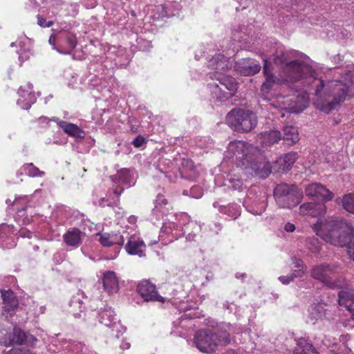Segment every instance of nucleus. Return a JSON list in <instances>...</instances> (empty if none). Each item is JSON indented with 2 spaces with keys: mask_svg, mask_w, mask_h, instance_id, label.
<instances>
[{
  "mask_svg": "<svg viewBox=\"0 0 354 354\" xmlns=\"http://www.w3.org/2000/svg\"><path fill=\"white\" fill-rule=\"evenodd\" d=\"M236 71L241 75L250 76L257 74L261 68L259 62L254 59H241L235 63Z\"/></svg>",
  "mask_w": 354,
  "mask_h": 354,
  "instance_id": "nucleus-16",
  "label": "nucleus"
},
{
  "mask_svg": "<svg viewBox=\"0 0 354 354\" xmlns=\"http://www.w3.org/2000/svg\"><path fill=\"white\" fill-rule=\"evenodd\" d=\"M48 42L59 53L71 54L77 46L76 36L72 33L53 30Z\"/></svg>",
  "mask_w": 354,
  "mask_h": 354,
  "instance_id": "nucleus-10",
  "label": "nucleus"
},
{
  "mask_svg": "<svg viewBox=\"0 0 354 354\" xmlns=\"http://www.w3.org/2000/svg\"><path fill=\"white\" fill-rule=\"evenodd\" d=\"M84 236V233L80 230L72 227L64 234L63 239L67 245L77 248L82 243V239Z\"/></svg>",
  "mask_w": 354,
  "mask_h": 354,
  "instance_id": "nucleus-30",
  "label": "nucleus"
},
{
  "mask_svg": "<svg viewBox=\"0 0 354 354\" xmlns=\"http://www.w3.org/2000/svg\"><path fill=\"white\" fill-rule=\"evenodd\" d=\"M23 174L31 178L43 177L45 175L44 171H40L32 163H26L20 167L17 171V175H22Z\"/></svg>",
  "mask_w": 354,
  "mask_h": 354,
  "instance_id": "nucleus-39",
  "label": "nucleus"
},
{
  "mask_svg": "<svg viewBox=\"0 0 354 354\" xmlns=\"http://www.w3.org/2000/svg\"><path fill=\"white\" fill-rule=\"evenodd\" d=\"M208 67L214 71L209 73V77L214 74L223 75L222 72L227 71L231 67L230 59L222 54H216L207 62Z\"/></svg>",
  "mask_w": 354,
  "mask_h": 354,
  "instance_id": "nucleus-19",
  "label": "nucleus"
},
{
  "mask_svg": "<svg viewBox=\"0 0 354 354\" xmlns=\"http://www.w3.org/2000/svg\"><path fill=\"white\" fill-rule=\"evenodd\" d=\"M342 206L345 210L354 214V194H348L343 197Z\"/></svg>",
  "mask_w": 354,
  "mask_h": 354,
  "instance_id": "nucleus-46",
  "label": "nucleus"
},
{
  "mask_svg": "<svg viewBox=\"0 0 354 354\" xmlns=\"http://www.w3.org/2000/svg\"><path fill=\"white\" fill-rule=\"evenodd\" d=\"M102 282L104 289L109 294H113L119 289L118 279L113 271H105L102 272Z\"/></svg>",
  "mask_w": 354,
  "mask_h": 354,
  "instance_id": "nucleus-27",
  "label": "nucleus"
},
{
  "mask_svg": "<svg viewBox=\"0 0 354 354\" xmlns=\"http://www.w3.org/2000/svg\"><path fill=\"white\" fill-rule=\"evenodd\" d=\"M281 138V133L279 131L273 130L262 133L259 139L261 140L263 146H268L277 143Z\"/></svg>",
  "mask_w": 354,
  "mask_h": 354,
  "instance_id": "nucleus-40",
  "label": "nucleus"
},
{
  "mask_svg": "<svg viewBox=\"0 0 354 354\" xmlns=\"http://www.w3.org/2000/svg\"><path fill=\"white\" fill-rule=\"evenodd\" d=\"M156 10L160 12L158 17H169L179 14L180 6L178 3L174 2L169 5H159L156 7Z\"/></svg>",
  "mask_w": 354,
  "mask_h": 354,
  "instance_id": "nucleus-38",
  "label": "nucleus"
},
{
  "mask_svg": "<svg viewBox=\"0 0 354 354\" xmlns=\"http://www.w3.org/2000/svg\"><path fill=\"white\" fill-rule=\"evenodd\" d=\"M241 175L245 177L257 176V175H245L241 168L234 167L227 174V180L234 190L241 192L246 188Z\"/></svg>",
  "mask_w": 354,
  "mask_h": 354,
  "instance_id": "nucleus-22",
  "label": "nucleus"
},
{
  "mask_svg": "<svg viewBox=\"0 0 354 354\" xmlns=\"http://www.w3.org/2000/svg\"><path fill=\"white\" fill-rule=\"evenodd\" d=\"M230 342V334L225 330L215 333L208 330L196 332L194 343L198 350L203 353H211L219 346H225Z\"/></svg>",
  "mask_w": 354,
  "mask_h": 354,
  "instance_id": "nucleus-5",
  "label": "nucleus"
},
{
  "mask_svg": "<svg viewBox=\"0 0 354 354\" xmlns=\"http://www.w3.org/2000/svg\"><path fill=\"white\" fill-rule=\"evenodd\" d=\"M326 314L325 304L318 303L312 305L308 309V315L307 322L312 324H315L319 321H322Z\"/></svg>",
  "mask_w": 354,
  "mask_h": 354,
  "instance_id": "nucleus-28",
  "label": "nucleus"
},
{
  "mask_svg": "<svg viewBox=\"0 0 354 354\" xmlns=\"http://www.w3.org/2000/svg\"><path fill=\"white\" fill-rule=\"evenodd\" d=\"M37 24L41 28H49L53 25V21H46V19L40 15H37Z\"/></svg>",
  "mask_w": 354,
  "mask_h": 354,
  "instance_id": "nucleus-50",
  "label": "nucleus"
},
{
  "mask_svg": "<svg viewBox=\"0 0 354 354\" xmlns=\"http://www.w3.org/2000/svg\"><path fill=\"white\" fill-rule=\"evenodd\" d=\"M167 205L168 202L165 196L161 194H158L154 202V208L152 210V217L151 219L153 221L154 218L156 220H159L163 218L165 215L170 214L169 212V208Z\"/></svg>",
  "mask_w": 354,
  "mask_h": 354,
  "instance_id": "nucleus-24",
  "label": "nucleus"
},
{
  "mask_svg": "<svg viewBox=\"0 0 354 354\" xmlns=\"http://www.w3.org/2000/svg\"><path fill=\"white\" fill-rule=\"evenodd\" d=\"M138 44L139 45V48L142 50H147L150 48H151V44L150 41H144L142 39L138 40Z\"/></svg>",
  "mask_w": 354,
  "mask_h": 354,
  "instance_id": "nucleus-56",
  "label": "nucleus"
},
{
  "mask_svg": "<svg viewBox=\"0 0 354 354\" xmlns=\"http://www.w3.org/2000/svg\"><path fill=\"white\" fill-rule=\"evenodd\" d=\"M245 209L254 215H261L267 206L266 194L254 196L250 190L243 201Z\"/></svg>",
  "mask_w": 354,
  "mask_h": 354,
  "instance_id": "nucleus-14",
  "label": "nucleus"
},
{
  "mask_svg": "<svg viewBox=\"0 0 354 354\" xmlns=\"http://www.w3.org/2000/svg\"><path fill=\"white\" fill-rule=\"evenodd\" d=\"M326 205L324 203H306L299 207V213L303 215H309L313 217L319 216L325 214Z\"/></svg>",
  "mask_w": 354,
  "mask_h": 354,
  "instance_id": "nucleus-26",
  "label": "nucleus"
},
{
  "mask_svg": "<svg viewBox=\"0 0 354 354\" xmlns=\"http://www.w3.org/2000/svg\"><path fill=\"white\" fill-rule=\"evenodd\" d=\"M51 120L56 122L59 127H60L63 131L68 136L74 137L77 139L84 138V132L77 125L59 120L56 118H53Z\"/></svg>",
  "mask_w": 354,
  "mask_h": 354,
  "instance_id": "nucleus-32",
  "label": "nucleus"
},
{
  "mask_svg": "<svg viewBox=\"0 0 354 354\" xmlns=\"http://www.w3.org/2000/svg\"><path fill=\"white\" fill-rule=\"evenodd\" d=\"M212 82L207 85L210 94V100L214 102H223L233 97L238 88L235 79L226 75H211Z\"/></svg>",
  "mask_w": 354,
  "mask_h": 354,
  "instance_id": "nucleus-4",
  "label": "nucleus"
},
{
  "mask_svg": "<svg viewBox=\"0 0 354 354\" xmlns=\"http://www.w3.org/2000/svg\"><path fill=\"white\" fill-rule=\"evenodd\" d=\"M12 225L2 223L0 225V247L11 249L16 246L17 233Z\"/></svg>",
  "mask_w": 354,
  "mask_h": 354,
  "instance_id": "nucleus-15",
  "label": "nucleus"
},
{
  "mask_svg": "<svg viewBox=\"0 0 354 354\" xmlns=\"http://www.w3.org/2000/svg\"><path fill=\"white\" fill-rule=\"evenodd\" d=\"M179 172L181 177L189 180H195L198 176V172L193 161L189 158H183L181 160V167L176 169V173Z\"/></svg>",
  "mask_w": 354,
  "mask_h": 354,
  "instance_id": "nucleus-25",
  "label": "nucleus"
},
{
  "mask_svg": "<svg viewBox=\"0 0 354 354\" xmlns=\"http://www.w3.org/2000/svg\"><path fill=\"white\" fill-rule=\"evenodd\" d=\"M160 237L162 239L163 234L171 236L169 242H173L179 237L183 236V228L185 222L189 221V216L185 212L171 213L165 215Z\"/></svg>",
  "mask_w": 354,
  "mask_h": 354,
  "instance_id": "nucleus-7",
  "label": "nucleus"
},
{
  "mask_svg": "<svg viewBox=\"0 0 354 354\" xmlns=\"http://www.w3.org/2000/svg\"><path fill=\"white\" fill-rule=\"evenodd\" d=\"M342 78L343 79V80L345 82H343L342 80H332V81L328 82L326 84H325L324 83V88H323L322 91V95H323L322 100H323V102L326 104H327L328 102L332 101V100L333 98L332 90L331 89H326L325 88L328 87L329 84H330L333 82H338L339 84H343V85L346 86V88H347L346 93H346V96L345 100H344L342 102H341L338 104H337L334 109H335L336 107L337 106H339L341 103L344 102L346 100L348 99V97L351 96L350 93H351V91L350 89V85L348 84H351V85H353V84L354 85V70L353 71H346L343 75Z\"/></svg>",
  "mask_w": 354,
  "mask_h": 354,
  "instance_id": "nucleus-12",
  "label": "nucleus"
},
{
  "mask_svg": "<svg viewBox=\"0 0 354 354\" xmlns=\"http://www.w3.org/2000/svg\"><path fill=\"white\" fill-rule=\"evenodd\" d=\"M111 178L115 184L131 186L135 183L133 173L131 170L125 168L118 171L115 175Z\"/></svg>",
  "mask_w": 354,
  "mask_h": 354,
  "instance_id": "nucleus-33",
  "label": "nucleus"
},
{
  "mask_svg": "<svg viewBox=\"0 0 354 354\" xmlns=\"http://www.w3.org/2000/svg\"><path fill=\"white\" fill-rule=\"evenodd\" d=\"M283 138L288 145L297 143L299 140L297 128L293 126L284 127Z\"/></svg>",
  "mask_w": 354,
  "mask_h": 354,
  "instance_id": "nucleus-41",
  "label": "nucleus"
},
{
  "mask_svg": "<svg viewBox=\"0 0 354 354\" xmlns=\"http://www.w3.org/2000/svg\"><path fill=\"white\" fill-rule=\"evenodd\" d=\"M298 158L297 152H290L279 157L276 160V164L282 171L290 169Z\"/></svg>",
  "mask_w": 354,
  "mask_h": 354,
  "instance_id": "nucleus-37",
  "label": "nucleus"
},
{
  "mask_svg": "<svg viewBox=\"0 0 354 354\" xmlns=\"http://www.w3.org/2000/svg\"><path fill=\"white\" fill-rule=\"evenodd\" d=\"M130 343L127 342L126 340H122L120 347L122 350H127L130 348Z\"/></svg>",
  "mask_w": 354,
  "mask_h": 354,
  "instance_id": "nucleus-62",
  "label": "nucleus"
},
{
  "mask_svg": "<svg viewBox=\"0 0 354 354\" xmlns=\"http://www.w3.org/2000/svg\"><path fill=\"white\" fill-rule=\"evenodd\" d=\"M0 344L5 346H11V332L5 328L0 330Z\"/></svg>",
  "mask_w": 354,
  "mask_h": 354,
  "instance_id": "nucleus-48",
  "label": "nucleus"
},
{
  "mask_svg": "<svg viewBox=\"0 0 354 354\" xmlns=\"http://www.w3.org/2000/svg\"><path fill=\"white\" fill-rule=\"evenodd\" d=\"M32 88V84L30 83L21 86L19 88L18 95L19 97L17 101V104L22 109H29L32 104L36 102V97L33 93Z\"/></svg>",
  "mask_w": 354,
  "mask_h": 354,
  "instance_id": "nucleus-17",
  "label": "nucleus"
},
{
  "mask_svg": "<svg viewBox=\"0 0 354 354\" xmlns=\"http://www.w3.org/2000/svg\"><path fill=\"white\" fill-rule=\"evenodd\" d=\"M39 7V3L36 0H28L26 3V8L28 10L36 9Z\"/></svg>",
  "mask_w": 354,
  "mask_h": 354,
  "instance_id": "nucleus-58",
  "label": "nucleus"
},
{
  "mask_svg": "<svg viewBox=\"0 0 354 354\" xmlns=\"http://www.w3.org/2000/svg\"><path fill=\"white\" fill-rule=\"evenodd\" d=\"M192 197L199 198L203 196V191L198 187H193L190 190Z\"/></svg>",
  "mask_w": 354,
  "mask_h": 354,
  "instance_id": "nucleus-55",
  "label": "nucleus"
},
{
  "mask_svg": "<svg viewBox=\"0 0 354 354\" xmlns=\"http://www.w3.org/2000/svg\"><path fill=\"white\" fill-rule=\"evenodd\" d=\"M228 162L243 169L245 175L266 178L271 173V166L266 157L257 147L243 140H234L228 144L221 167H224Z\"/></svg>",
  "mask_w": 354,
  "mask_h": 354,
  "instance_id": "nucleus-2",
  "label": "nucleus"
},
{
  "mask_svg": "<svg viewBox=\"0 0 354 354\" xmlns=\"http://www.w3.org/2000/svg\"><path fill=\"white\" fill-rule=\"evenodd\" d=\"M283 229L287 232H292L296 228L293 223L288 222L284 225Z\"/></svg>",
  "mask_w": 354,
  "mask_h": 354,
  "instance_id": "nucleus-59",
  "label": "nucleus"
},
{
  "mask_svg": "<svg viewBox=\"0 0 354 354\" xmlns=\"http://www.w3.org/2000/svg\"><path fill=\"white\" fill-rule=\"evenodd\" d=\"M339 268L337 263L317 264L312 267L310 276L329 288H340L346 286L347 282L343 278L337 279Z\"/></svg>",
  "mask_w": 354,
  "mask_h": 354,
  "instance_id": "nucleus-6",
  "label": "nucleus"
},
{
  "mask_svg": "<svg viewBox=\"0 0 354 354\" xmlns=\"http://www.w3.org/2000/svg\"><path fill=\"white\" fill-rule=\"evenodd\" d=\"M306 195L317 197L324 201H329L333 198V194L326 187L318 183L308 184L305 188Z\"/></svg>",
  "mask_w": 354,
  "mask_h": 354,
  "instance_id": "nucleus-20",
  "label": "nucleus"
},
{
  "mask_svg": "<svg viewBox=\"0 0 354 354\" xmlns=\"http://www.w3.org/2000/svg\"><path fill=\"white\" fill-rule=\"evenodd\" d=\"M123 190L124 188L118 189V188L116 187L109 191V195L110 197H111V201L109 198H102L99 201V205L102 207H104L105 205L111 206L113 205V204H115Z\"/></svg>",
  "mask_w": 354,
  "mask_h": 354,
  "instance_id": "nucleus-43",
  "label": "nucleus"
},
{
  "mask_svg": "<svg viewBox=\"0 0 354 354\" xmlns=\"http://www.w3.org/2000/svg\"><path fill=\"white\" fill-rule=\"evenodd\" d=\"M98 319L100 324L116 332V337L123 334L126 327L120 324L115 317L114 310L110 307H105L98 313Z\"/></svg>",
  "mask_w": 354,
  "mask_h": 354,
  "instance_id": "nucleus-11",
  "label": "nucleus"
},
{
  "mask_svg": "<svg viewBox=\"0 0 354 354\" xmlns=\"http://www.w3.org/2000/svg\"><path fill=\"white\" fill-rule=\"evenodd\" d=\"M125 231H123L122 234H109L102 233L98 234L100 236L99 241L104 247H109L113 245H121L124 243L125 237Z\"/></svg>",
  "mask_w": 354,
  "mask_h": 354,
  "instance_id": "nucleus-29",
  "label": "nucleus"
},
{
  "mask_svg": "<svg viewBox=\"0 0 354 354\" xmlns=\"http://www.w3.org/2000/svg\"><path fill=\"white\" fill-rule=\"evenodd\" d=\"M295 278H297L296 276H295L294 273L292 272L290 274L287 276H281L278 278V279L281 283L284 285H288L291 281H292Z\"/></svg>",
  "mask_w": 354,
  "mask_h": 354,
  "instance_id": "nucleus-52",
  "label": "nucleus"
},
{
  "mask_svg": "<svg viewBox=\"0 0 354 354\" xmlns=\"http://www.w3.org/2000/svg\"><path fill=\"white\" fill-rule=\"evenodd\" d=\"M200 232L201 226L198 225L196 222L191 221L190 218L189 221L188 222H185V224L183 225V235L185 236L187 241H196Z\"/></svg>",
  "mask_w": 354,
  "mask_h": 354,
  "instance_id": "nucleus-34",
  "label": "nucleus"
},
{
  "mask_svg": "<svg viewBox=\"0 0 354 354\" xmlns=\"http://www.w3.org/2000/svg\"><path fill=\"white\" fill-rule=\"evenodd\" d=\"M263 73L265 81L261 87V95L265 100H269L272 91L278 86L287 84L292 89L297 91L300 86L313 85L315 87L316 101L315 106L321 111L329 113L334 110L335 106L345 100L347 88L346 86L337 82L328 84L326 89H331L333 98L332 101L326 104L322 99V88H324V81L318 77L317 73L306 61L290 60L286 54L278 57L276 62H279L281 68V77L279 78L272 73L271 64L266 59H263Z\"/></svg>",
  "mask_w": 354,
  "mask_h": 354,
  "instance_id": "nucleus-1",
  "label": "nucleus"
},
{
  "mask_svg": "<svg viewBox=\"0 0 354 354\" xmlns=\"http://www.w3.org/2000/svg\"><path fill=\"white\" fill-rule=\"evenodd\" d=\"M226 120L229 126L238 132L250 131L255 127L257 122L255 114L241 109L232 110L227 115Z\"/></svg>",
  "mask_w": 354,
  "mask_h": 354,
  "instance_id": "nucleus-8",
  "label": "nucleus"
},
{
  "mask_svg": "<svg viewBox=\"0 0 354 354\" xmlns=\"http://www.w3.org/2000/svg\"><path fill=\"white\" fill-rule=\"evenodd\" d=\"M313 230L326 243L337 247H346L350 259L354 261V228L350 223L345 220L319 218Z\"/></svg>",
  "mask_w": 354,
  "mask_h": 354,
  "instance_id": "nucleus-3",
  "label": "nucleus"
},
{
  "mask_svg": "<svg viewBox=\"0 0 354 354\" xmlns=\"http://www.w3.org/2000/svg\"><path fill=\"white\" fill-rule=\"evenodd\" d=\"M301 100H303V102H304V104L302 105V106L299 107V109L292 110V112H295V113L300 112L306 106L307 103H308L307 98L305 97H303Z\"/></svg>",
  "mask_w": 354,
  "mask_h": 354,
  "instance_id": "nucleus-60",
  "label": "nucleus"
},
{
  "mask_svg": "<svg viewBox=\"0 0 354 354\" xmlns=\"http://www.w3.org/2000/svg\"><path fill=\"white\" fill-rule=\"evenodd\" d=\"M27 208L19 209L16 215V220L23 225H27L32 221V217L26 215Z\"/></svg>",
  "mask_w": 354,
  "mask_h": 354,
  "instance_id": "nucleus-49",
  "label": "nucleus"
},
{
  "mask_svg": "<svg viewBox=\"0 0 354 354\" xmlns=\"http://www.w3.org/2000/svg\"><path fill=\"white\" fill-rule=\"evenodd\" d=\"M22 354H36L30 350L23 349Z\"/></svg>",
  "mask_w": 354,
  "mask_h": 354,
  "instance_id": "nucleus-64",
  "label": "nucleus"
},
{
  "mask_svg": "<svg viewBox=\"0 0 354 354\" xmlns=\"http://www.w3.org/2000/svg\"><path fill=\"white\" fill-rule=\"evenodd\" d=\"M132 145L136 147H140L145 143V139L141 136H137L132 142Z\"/></svg>",
  "mask_w": 354,
  "mask_h": 354,
  "instance_id": "nucleus-57",
  "label": "nucleus"
},
{
  "mask_svg": "<svg viewBox=\"0 0 354 354\" xmlns=\"http://www.w3.org/2000/svg\"><path fill=\"white\" fill-rule=\"evenodd\" d=\"M301 194L293 185L281 183L274 189V197L277 205L281 208H292L301 201Z\"/></svg>",
  "mask_w": 354,
  "mask_h": 354,
  "instance_id": "nucleus-9",
  "label": "nucleus"
},
{
  "mask_svg": "<svg viewBox=\"0 0 354 354\" xmlns=\"http://www.w3.org/2000/svg\"><path fill=\"white\" fill-rule=\"evenodd\" d=\"M18 233L19 236L22 238L31 239L32 236H35L30 230L25 227H21Z\"/></svg>",
  "mask_w": 354,
  "mask_h": 354,
  "instance_id": "nucleus-53",
  "label": "nucleus"
},
{
  "mask_svg": "<svg viewBox=\"0 0 354 354\" xmlns=\"http://www.w3.org/2000/svg\"><path fill=\"white\" fill-rule=\"evenodd\" d=\"M137 292L145 301H158L164 303L167 298L160 295L154 284L148 280L140 282L137 286Z\"/></svg>",
  "mask_w": 354,
  "mask_h": 354,
  "instance_id": "nucleus-13",
  "label": "nucleus"
},
{
  "mask_svg": "<svg viewBox=\"0 0 354 354\" xmlns=\"http://www.w3.org/2000/svg\"><path fill=\"white\" fill-rule=\"evenodd\" d=\"M38 120L39 122H41V123L48 124V119L44 116L40 117Z\"/></svg>",
  "mask_w": 354,
  "mask_h": 354,
  "instance_id": "nucleus-63",
  "label": "nucleus"
},
{
  "mask_svg": "<svg viewBox=\"0 0 354 354\" xmlns=\"http://www.w3.org/2000/svg\"><path fill=\"white\" fill-rule=\"evenodd\" d=\"M37 339L31 334L26 333L19 328L15 327L11 332V346L18 345H32Z\"/></svg>",
  "mask_w": 354,
  "mask_h": 354,
  "instance_id": "nucleus-23",
  "label": "nucleus"
},
{
  "mask_svg": "<svg viewBox=\"0 0 354 354\" xmlns=\"http://www.w3.org/2000/svg\"><path fill=\"white\" fill-rule=\"evenodd\" d=\"M172 304L180 312H187L197 308V304L196 302L189 301L188 299L178 301L177 299H174Z\"/></svg>",
  "mask_w": 354,
  "mask_h": 354,
  "instance_id": "nucleus-44",
  "label": "nucleus"
},
{
  "mask_svg": "<svg viewBox=\"0 0 354 354\" xmlns=\"http://www.w3.org/2000/svg\"><path fill=\"white\" fill-rule=\"evenodd\" d=\"M124 234L125 236H128V237H125V240L128 241L125 245L126 251L131 255H138L140 257L144 256L145 251L144 241L136 236L135 234H131L128 231H125Z\"/></svg>",
  "mask_w": 354,
  "mask_h": 354,
  "instance_id": "nucleus-18",
  "label": "nucleus"
},
{
  "mask_svg": "<svg viewBox=\"0 0 354 354\" xmlns=\"http://www.w3.org/2000/svg\"><path fill=\"white\" fill-rule=\"evenodd\" d=\"M338 296L339 306H344L348 311L352 312V318L354 320V291L351 289L342 290Z\"/></svg>",
  "mask_w": 354,
  "mask_h": 354,
  "instance_id": "nucleus-31",
  "label": "nucleus"
},
{
  "mask_svg": "<svg viewBox=\"0 0 354 354\" xmlns=\"http://www.w3.org/2000/svg\"><path fill=\"white\" fill-rule=\"evenodd\" d=\"M306 248L313 253H317L320 250V243L315 237L308 238L306 240Z\"/></svg>",
  "mask_w": 354,
  "mask_h": 354,
  "instance_id": "nucleus-47",
  "label": "nucleus"
},
{
  "mask_svg": "<svg viewBox=\"0 0 354 354\" xmlns=\"http://www.w3.org/2000/svg\"><path fill=\"white\" fill-rule=\"evenodd\" d=\"M292 263L294 265V267L297 268V270H294L292 272L296 277H302L306 272L307 266L304 263V261L296 257H293L292 259Z\"/></svg>",
  "mask_w": 354,
  "mask_h": 354,
  "instance_id": "nucleus-45",
  "label": "nucleus"
},
{
  "mask_svg": "<svg viewBox=\"0 0 354 354\" xmlns=\"http://www.w3.org/2000/svg\"><path fill=\"white\" fill-rule=\"evenodd\" d=\"M75 351L79 354H91L88 348L84 344L78 342L75 344Z\"/></svg>",
  "mask_w": 354,
  "mask_h": 354,
  "instance_id": "nucleus-51",
  "label": "nucleus"
},
{
  "mask_svg": "<svg viewBox=\"0 0 354 354\" xmlns=\"http://www.w3.org/2000/svg\"><path fill=\"white\" fill-rule=\"evenodd\" d=\"M1 297L5 304V308L8 310L14 309L17 305V301L13 291L10 289L1 290Z\"/></svg>",
  "mask_w": 354,
  "mask_h": 354,
  "instance_id": "nucleus-42",
  "label": "nucleus"
},
{
  "mask_svg": "<svg viewBox=\"0 0 354 354\" xmlns=\"http://www.w3.org/2000/svg\"><path fill=\"white\" fill-rule=\"evenodd\" d=\"M19 60L20 62V64H22V63L27 60L30 57V52L26 50H23L21 49L19 52Z\"/></svg>",
  "mask_w": 354,
  "mask_h": 354,
  "instance_id": "nucleus-54",
  "label": "nucleus"
},
{
  "mask_svg": "<svg viewBox=\"0 0 354 354\" xmlns=\"http://www.w3.org/2000/svg\"><path fill=\"white\" fill-rule=\"evenodd\" d=\"M22 348H12L7 352H4V354H22Z\"/></svg>",
  "mask_w": 354,
  "mask_h": 354,
  "instance_id": "nucleus-61",
  "label": "nucleus"
},
{
  "mask_svg": "<svg viewBox=\"0 0 354 354\" xmlns=\"http://www.w3.org/2000/svg\"><path fill=\"white\" fill-rule=\"evenodd\" d=\"M296 346L293 350V354H319L313 345L307 339L300 337L295 339Z\"/></svg>",
  "mask_w": 354,
  "mask_h": 354,
  "instance_id": "nucleus-36",
  "label": "nucleus"
},
{
  "mask_svg": "<svg viewBox=\"0 0 354 354\" xmlns=\"http://www.w3.org/2000/svg\"><path fill=\"white\" fill-rule=\"evenodd\" d=\"M213 206L214 208L218 209V210L232 219H236L238 216L241 215V207L239 205L235 203H230L227 205H220L218 202L216 201L213 203Z\"/></svg>",
  "mask_w": 354,
  "mask_h": 354,
  "instance_id": "nucleus-35",
  "label": "nucleus"
},
{
  "mask_svg": "<svg viewBox=\"0 0 354 354\" xmlns=\"http://www.w3.org/2000/svg\"><path fill=\"white\" fill-rule=\"evenodd\" d=\"M156 169L162 174L169 181H174L176 178V168L169 158H160L155 165Z\"/></svg>",
  "mask_w": 354,
  "mask_h": 354,
  "instance_id": "nucleus-21",
  "label": "nucleus"
}]
</instances>
